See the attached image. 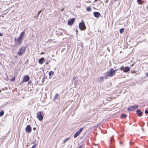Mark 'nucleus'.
<instances>
[{
  "instance_id": "nucleus-27",
  "label": "nucleus",
  "mask_w": 148,
  "mask_h": 148,
  "mask_svg": "<svg viewBox=\"0 0 148 148\" xmlns=\"http://www.w3.org/2000/svg\"><path fill=\"white\" fill-rule=\"evenodd\" d=\"M145 114H148V111L146 110L145 111Z\"/></svg>"
},
{
  "instance_id": "nucleus-29",
  "label": "nucleus",
  "mask_w": 148,
  "mask_h": 148,
  "mask_svg": "<svg viewBox=\"0 0 148 148\" xmlns=\"http://www.w3.org/2000/svg\"><path fill=\"white\" fill-rule=\"evenodd\" d=\"M35 145H34V146H33L32 147V148H35Z\"/></svg>"
},
{
  "instance_id": "nucleus-4",
  "label": "nucleus",
  "mask_w": 148,
  "mask_h": 148,
  "mask_svg": "<svg viewBox=\"0 0 148 148\" xmlns=\"http://www.w3.org/2000/svg\"><path fill=\"white\" fill-rule=\"evenodd\" d=\"M83 128H81L78 131L76 132L74 136V138H76L81 133L83 130Z\"/></svg>"
},
{
  "instance_id": "nucleus-12",
  "label": "nucleus",
  "mask_w": 148,
  "mask_h": 148,
  "mask_svg": "<svg viewBox=\"0 0 148 148\" xmlns=\"http://www.w3.org/2000/svg\"><path fill=\"white\" fill-rule=\"evenodd\" d=\"M25 32H22L20 34L19 36L18 37V38L22 40V38L24 36L25 34Z\"/></svg>"
},
{
  "instance_id": "nucleus-25",
  "label": "nucleus",
  "mask_w": 148,
  "mask_h": 148,
  "mask_svg": "<svg viewBox=\"0 0 148 148\" xmlns=\"http://www.w3.org/2000/svg\"><path fill=\"white\" fill-rule=\"evenodd\" d=\"M141 0H137V2L138 4H141Z\"/></svg>"
},
{
  "instance_id": "nucleus-14",
  "label": "nucleus",
  "mask_w": 148,
  "mask_h": 148,
  "mask_svg": "<svg viewBox=\"0 0 148 148\" xmlns=\"http://www.w3.org/2000/svg\"><path fill=\"white\" fill-rule=\"evenodd\" d=\"M75 19V18H73L71 20L69 21H68V24L69 25H72L74 22Z\"/></svg>"
},
{
  "instance_id": "nucleus-26",
  "label": "nucleus",
  "mask_w": 148,
  "mask_h": 148,
  "mask_svg": "<svg viewBox=\"0 0 148 148\" xmlns=\"http://www.w3.org/2000/svg\"><path fill=\"white\" fill-rule=\"evenodd\" d=\"M15 78L14 77L10 80V81H14L15 80Z\"/></svg>"
},
{
  "instance_id": "nucleus-3",
  "label": "nucleus",
  "mask_w": 148,
  "mask_h": 148,
  "mask_svg": "<svg viewBox=\"0 0 148 148\" xmlns=\"http://www.w3.org/2000/svg\"><path fill=\"white\" fill-rule=\"evenodd\" d=\"M37 117L40 121H41L43 119V116L41 112H39L37 113Z\"/></svg>"
},
{
  "instance_id": "nucleus-6",
  "label": "nucleus",
  "mask_w": 148,
  "mask_h": 148,
  "mask_svg": "<svg viewBox=\"0 0 148 148\" xmlns=\"http://www.w3.org/2000/svg\"><path fill=\"white\" fill-rule=\"evenodd\" d=\"M14 40L15 41L16 43L17 44L20 45L22 43L23 40H21L18 38H15L14 39Z\"/></svg>"
},
{
  "instance_id": "nucleus-32",
  "label": "nucleus",
  "mask_w": 148,
  "mask_h": 148,
  "mask_svg": "<svg viewBox=\"0 0 148 148\" xmlns=\"http://www.w3.org/2000/svg\"><path fill=\"white\" fill-rule=\"evenodd\" d=\"M49 64V62H46V65H47V64Z\"/></svg>"
},
{
  "instance_id": "nucleus-34",
  "label": "nucleus",
  "mask_w": 148,
  "mask_h": 148,
  "mask_svg": "<svg viewBox=\"0 0 148 148\" xmlns=\"http://www.w3.org/2000/svg\"><path fill=\"white\" fill-rule=\"evenodd\" d=\"M81 147H82V146H80L79 147V148H81Z\"/></svg>"
},
{
  "instance_id": "nucleus-24",
  "label": "nucleus",
  "mask_w": 148,
  "mask_h": 148,
  "mask_svg": "<svg viewBox=\"0 0 148 148\" xmlns=\"http://www.w3.org/2000/svg\"><path fill=\"white\" fill-rule=\"evenodd\" d=\"M127 115L126 114H122L121 115V116L123 117V118H124L125 117H126L127 116Z\"/></svg>"
},
{
  "instance_id": "nucleus-36",
  "label": "nucleus",
  "mask_w": 148,
  "mask_h": 148,
  "mask_svg": "<svg viewBox=\"0 0 148 148\" xmlns=\"http://www.w3.org/2000/svg\"><path fill=\"white\" fill-rule=\"evenodd\" d=\"M106 1V2H108V1Z\"/></svg>"
},
{
  "instance_id": "nucleus-5",
  "label": "nucleus",
  "mask_w": 148,
  "mask_h": 148,
  "mask_svg": "<svg viewBox=\"0 0 148 148\" xmlns=\"http://www.w3.org/2000/svg\"><path fill=\"white\" fill-rule=\"evenodd\" d=\"M79 28L82 30H84L86 29L85 26V24L84 22H81L80 23L79 25Z\"/></svg>"
},
{
  "instance_id": "nucleus-7",
  "label": "nucleus",
  "mask_w": 148,
  "mask_h": 148,
  "mask_svg": "<svg viewBox=\"0 0 148 148\" xmlns=\"http://www.w3.org/2000/svg\"><path fill=\"white\" fill-rule=\"evenodd\" d=\"M138 107V105H136L134 106L130 107L128 108V110L129 111H132L134 110L135 109L137 108Z\"/></svg>"
},
{
  "instance_id": "nucleus-30",
  "label": "nucleus",
  "mask_w": 148,
  "mask_h": 148,
  "mask_svg": "<svg viewBox=\"0 0 148 148\" xmlns=\"http://www.w3.org/2000/svg\"><path fill=\"white\" fill-rule=\"evenodd\" d=\"M2 34L1 33H0V36H2Z\"/></svg>"
},
{
  "instance_id": "nucleus-11",
  "label": "nucleus",
  "mask_w": 148,
  "mask_h": 148,
  "mask_svg": "<svg viewBox=\"0 0 148 148\" xmlns=\"http://www.w3.org/2000/svg\"><path fill=\"white\" fill-rule=\"evenodd\" d=\"M94 16L96 18H99L101 16L100 13L98 12H94Z\"/></svg>"
},
{
  "instance_id": "nucleus-16",
  "label": "nucleus",
  "mask_w": 148,
  "mask_h": 148,
  "mask_svg": "<svg viewBox=\"0 0 148 148\" xmlns=\"http://www.w3.org/2000/svg\"><path fill=\"white\" fill-rule=\"evenodd\" d=\"M44 60L45 59L43 58H41L39 60V63L40 64H42L43 63V60Z\"/></svg>"
},
{
  "instance_id": "nucleus-10",
  "label": "nucleus",
  "mask_w": 148,
  "mask_h": 148,
  "mask_svg": "<svg viewBox=\"0 0 148 148\" xmlns=\"http://www.w3.org/2000/svg\"><path fill=\"white\" fill-rule=\"evenodd\" d=\"M25 130L28 133H30L31 132L32 130L31 127L29 125H28L26 127Z\"/></svg>"
},
{
  "instance_id": "nucleus-28",
  "label": "nucleus",
  "mask_w": 148,
  "mask_h": 148,
  "mask_svg": "<svg viewBox=\"0 0 148 148\" xmlns=\"http://www.w3.org/2000/svg\"><path fill=\"white\" fill-rule=\"evenodd\" d=\"M146 76L147 77H148V72L146 73Z\"/></svg>"
},
{
  "instance_id": "nucleus-35",
  "label": "nucleus",
  "mask_w": 148,
  "mask_h": 148,
  "mask_svg": "<svg viewBox=\"0 0 148 148\" xmlns=\"http://www.w3.org/2000/svg\"><path fill=\"white\" fill-rule=\"evenodd\" d=\"M33 129H34V130H35L36 129V128H34Z\"/></svg>"
},
{
  "instance_id": "nucleus-19",
  "label": "nucleus",
  "mask_w": 148,
  "mask_h": 148,
  "mask_svg": "<svg viewBox=\"0 0 148 148\" xmlns=\"http://www.w3.org/2000/svg\"><path fill=\"white\" fill-rule=\"evenodd\" d=\"M4 113V112L3 111H1L0 112V116L1 117V116H2L3 115Z\"/></svg>"
},
{
  "instance_id": "nucleus-20",
  "label": "nucleus",
  "mask_w": 148,
  "mask_h": 148,
  "mask_svg": "<svg viewBox=\"0 0 148 148\" xmlns=\"http://www.w3.org/2000/svg\"><path fill=\"white\" fill-rule=\"evenodd\" d=\"M124 30V29L123 28H122L120 29L119 30V32L120 33L122 34Z\"/></svg>"
},
{
  "instance_id": "nucleus-2",
  "label": "nucleus",
  "mask_w": 148,
  "mask_h": 148,
  "mask_svg": "<svg viewBox=\"0 0 148 148\" xmlns=\"http://www.w3.org/2000/svg\"><path fill=\"white\" fill-rule=\"evenodd\" d=\"M117 71V70H114L112 69H110V71L107 73V75L110 77L112 76L115 74V73Z\"/></svg>"
},
{
  "instance_id": "nucleus-17",
  "label": "nucleus",
  "mask_w": 148,
  "mask_h": 148,
  "mask_svg": "<svg viewBox=\"0 0 148 148\" xmlns=\"http://www.w3.org/2000/svg\"><path fill=\"white\" fill-rule=\"evenodd\" d=\"M58 93H56L53 99V101H56V99L58 98Z\"/></svg>"
},
{
  "instance_id": "nucleus-8",
  "label": "nucleus",
  "mask_w": 148,
  "mask_h": 148,
  "mask_svg": "<svg viewBox=\"0 0 148 148\" xmlns=\"http://www.w3.org/2000/svg\"><path fill=\"white\" fill-rule=\"evenodd\" d=\"M124 68L123 67H122L120 69L121 70H123V71L125 73H127L130 70V69L127 66L125 67L124 69Z\"/></svg>"
},
{
  "instance_id": "nucleus-9",
  "label": "nucleus",
  "mask_w": 148,
  "mask_h": 148,
  "mask_svg": "<svg viewBox=\"0 0 148 148\" xmlns=\"http://www.w3.org/2000/svg\"><path fill=\"white\" fill-rule=\"evenodd\" d=\"M29 79V77L28 75L25 76L22 81L21 82L20 84H23L24 82H26L28 81Z\"/></svg>"
},
{
  "instance_id": "nucleus-33",
  "label": "nucleus",
  "mask_w": 148,
  "mask_h": 148,
  "mask_svg": "<svg viewBox=\"0 0 148 148\" xmlns=\"http://www.w3.org/2000/svg\"><path fill=\"white\" fill-rule=\"evenodd\" d=\"M44 52H42V53L41 54V55H42V54H44Z\"/></svg>"
},
{
  "instance_id": "nucleus-31",
  "label": "nucleus",
  "mask_w": 148,
  "mask_h": 148,
  "mask_svg": "<svg viewBox=\"0 0 148 148\" xmlns=\"http://www.w3.org/2000/svg\"><path fill=\"white\" fill-rule=\"evenodd\" d=\"M41 12V10L39 12H38V13L39 14H40V12Z\"/></svg>"
},
{
  "instance_id": "nucleus-18",
  "label": "nucleus",
  "mask_w": 148,
  "mask_h": 148,
  "mask_svg": "<svg viewBox=\"0 0 148 148\" xmlns=\"http://www.w3.org/2000/svg\"><path fill=\"white\" fill-rule=\"evenodd\" d=\"M49 74L50 76H52L54 74V72L53 71H50L49 73Z\"/></svg>"
},
{
  "instance_id": "nucleus-15",
  "label": "nucleus",
  "mask_w": 148,
  "mask_h": 148,
  "mask_svg": "<svg viewBox=\"0 0 148 148\" xmlns=\"http://www.w3.org/2000/svg\"><path fill=\"white\" fill-rule=\"evenodd\" d=\"M137 113L138 115L139 116H140L142 115V112H141V110H137Z\"/></svg>"
},
{
  "instance_id": "nucleus-22",
  "label": "nucleus",
  "mask_w": 148,
  "mask_h": 148,
  "mask_svg": "<svg viewBox=\"0 0 148 148\" xmlns=\"http://www.w3.org/2000/svg\"><path fill=\"white\" fill-rule=\"evenodd\" d=\"M86 10L88 12H90L91 11V8L90 7H88L87 8Z\"/></svg>"
},
{
  "instance_id": "nucleus-1",
  "label": "nucleus",
  "mask_w": 148,
  "mask_h": 148,
  "mask_svg": "<svg viewBox=\"0 0 148 148\" xmlns=\"http://www.w3.org/2000/svg\"><path fill=\"white\" fill-rule=\"evenodd\" d=\"M25 51V47H21L18 51L17 54L18 55L21 56Z\"/></svg>"
},
{
  "instance_id": "nucleus-13",
  "label": "nucleus",
  "mask_w": 148,
  "mask_h": 148,
  "mask_svg": "<svg viewBox=\"0 0 148 148\" xmlns=\"http://www.w3.org/2000/svg\"><path fill=\"white\" fill-rule=\"evenodd\" d=\"M25 32H22L20 34L19 36L18 37V38L22 40V38L24 36L25 34Z\"/></svg>"
},
{
  "instance_id": "nucleus-23",
  "label": "nucleus",
  "mask_w": 148,
  "mask_h": 148,
  "mask_svg": "<svg viewBox=\"0 0 148 148\" xmlns=\"http://www.w3.org/2000/svg\"><path fill=\"white\" fill-rule=\"evenodd\" d=\"M100 82H103V77H100Z\"/></svg>"
},
{
  "instance_id": "nucleus-21",
  "label": "nucleus",
  "mask_w": 148,
  "mask_h": 148,
  "mask_svg": "<svg viewBox=\"0 0 148 148\" xmlns=\"http://www.w3.org/2000/svg\"><path fill=\"white\" fill-rule=\"evenodd\" d=\"M70 138H69L66 139L63 142V143H64L66 142L68 140L70 139Z\"/></svg>"
}]
</instances>
